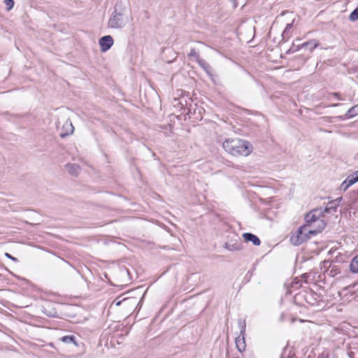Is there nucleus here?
I'll return each instance as SVG.
<instances>
[{"label":"nucleus","instance_id":"obj_27","mask_svg":"<svg viewBox=\"0 0 358 358\" xmlns=\"http://www.w3.org/2000/svg\"><path fill=\"white\" fill-rule=\"evenodd\" d=\"M341 200H342V198L339 197V198L332 201V202H334V204H336L337 206H338L341 203Z\"/></svg>","mask_w":358,"mask_h":358},{"label":"nucleus","instance_id":"obj_26","mask_svg":"<svg viewBox=\"0 0 358 358\" xmlns=\"http://www.w3.org/2000/svg\"><path fill=\"white\" fill-rule=\"evenodd\" d=\"M282 36L283 39H285V38H289V31H287L285 29L284 31L282 32Z\"/></svg>","mask_w":358,"mask_h":358},{"label":"nucleus","instance_id":"obj_14","mask_svg":"<svg viewBox=\"0 0 358 358\" xmlns=\"http://www.w3.org/2000/svg\"><path fill=\"white\" fill-rule=\"evenodd\" d=\"M43 313L48 317H55L58 315L57 310L54 308H52L49 304L46 306H43Z\"/></svg>","mask_w":358,"mask_h":358},{"label":"nucleus","instance_id":"obj_7","mask_svg":"<svg viewBox=\"0 0 358 358\" xmlns=\"http://www.w3.org/2000/svg\"><path fill=\"white\" fill-rule=\"evenodd\" d=\"M317 212H318V210L315 209L306 215V216H305V220L306 222V224H310V225H313V226H318V221H324L323 220H321L318 217V216L317 215Z\"/></svg>","mask_w":358,"mask_h":358},{"label":"nucleus","instance_id":"obj_25","mask_svg":"<svg viewBox=\"0 0 358 358\" xmlns=\"http://www.w3.org/2000/svg\"><path fill=\"white\" fill-rule=\"evenodd\" d=\"M5 256H6L7 258H8V259H10L13 260V262H18V259H17V258H15V257H13L11 255H10V254H9V253H8V252H6V253H5Z\"/></svg>","mask_w":358,"mask_h":358},{"label":"nucleus","instance_id":"obj_31","mask_svg":"<svg viewBox=\"0 0 358 358\" xmlns=\"http://www.w3.org/2000/svg\"><path fill=\"white\" fill-rule=\"evenodd\" d=\"M338 106H340V103H334V104H331L330 106H331V107H337Z\"/></svg>","mask_w":358,"mask_h":358},{"label":"nucleus","instance_id":"obj_18","mask_svg":"<svg viewBox=\"0 0 358 358\" xmlns=\"http://www.w3.org/2000/svg\"><path fill=\"white\" fill-rule=\"evenodd\" d=\"M348 182H350L351 184H355L358 181V170L355 171L352 174L349 175L348 177Z\"/></svg>","mask_w":358,"mask_h":358},{"label":"nucleus","instance_id":"obj_1","mask_svg":"<svg viewBox=\"0 0 358 358\" xmlns=\"http://www.w3.org/2000/svg\"><path fill=\"white\" fill-rule=\"evenodd\" d=\"M222 147L230 155L237 156H248L252 150V145L246 141L234 138L227 139L222 143Z\"/></svg>","mask_w":358,"mask_h":358},{"label":"nucleus","instance_id":"obj_33","mask_svg":"<svg viewBox=\"0 0 358 358\" xmlns=\"http://www.w3.org/2000/svg\"><path fill=\"white\" fill-rule=\"evenodd\" d=\"M121 303V301H119L116 303L117 306H119Z\"/></svg>","mask_w":358,"mask_h":358},{"label":"nucleus","instance_id":"obj_4","mask_svg":"<svg viewBox=\"0 0 358 358\" xmlns=\"http://www.w3.org/2000/svg\"><path fill=\"white\" fill-rule=\"evenodd\" d=\"M326 224L324 221H318V226L304 224L302 227H305L306 228V231L304 232V234L308 237V239H310L312 236H315L316 234L322 232Z\"/></svg>","mask_w":358,"mask_h":358},{"label":"nucleus","instance_id":"obj_5","mask_svg":"<svg viewBox=\"0 0 358 358\" xmlns=\"http://www.w3.org/2000/svg\"><path fill=\"white\" fill-rule=\"evenodd\" d=\"M238 324H239V327L241 329V334H242L243 336H242V337H241V336L236 337L235 343H236V346L237 350L239 352H242L243 351H244L245 350V347H246L245 337H244V333L245 331V324L242 323L241 320H239Z\"/></svg>","mask_w":358,"mask_h":358},{"label":"nucleus","instance_id":"obj_11","mask_svg":"<svg viewBox=\"0 0 358 358\" xmlns=\"http://www.w3.org/2000/svg\"><path fill=\"white\" fill-rule=\"evenodd\" d=\"M224 248L229 251H238L242 249V243L238 241L234 243L226 242L224 245Z\"/></svg>","mask_w":358,"mask_h":358},{"label":"nucleus","instance_id":"obj_28","mask_svg":"<svg viewBox=\"0 0 358 358\" xmlns=\"http://www.w3.org/2000/svg\"><path fill=\"white\" fill-rule=\"evenodd\" d=\"M294 20L291 23H288L286 25L285 30L289 31L293 27Z\"/></svg>","mask_w":358,"mask_h":358},{"label":"nucleus","instance_id":"obj_15","mask_svg":"<svg viewBox=\"0 0 358 358\" xmlns=\"http://www.w3.org/2000/svg\"><path fill=\"white\" fill-rule=\"evenodd\" d=\"M59 341L66 344L73 343L76 346H78V343L76 342V337L74 335L62 336V338H59Z\"/></svg>","mask_w":358,"mask_h":358},{"label":"nucleus","instance_id":"obj_19","mask_svg":"<svg viewBox=\"0 0 358 358\" xmlns=\"http://www.w3.org/2000/svg\"><path fill=\"white\" fill-rule=\"evenodd\" d=\"M337 207L338 206L336 204H334V202H332V201H331L327 203L324 209V213H330L331 210L336 211Z\"/></svg>","mask_w":358,"mask_h":358},{"label":"nucleus","instance_id":"obj_8","mask_svg":"<svg viewBox=\"0 0 358 358\" xmlns=\"http://www.w3.org/2000/svg\"><path fill=\"white\" fill-rule=\"evenodd\" d=\"M243 238L246 243L252 242L254 245L258 246L261 244L260 239L255 234L251 233H244Z\"/></svg>","mask_w":358,"mask_h":358},{"label":"nucleus","instance_id":"obj_30","mask_svg":"<svg viewBox=\"0 0 358 358\" xmlns=\"http://www.w3.org/2000/svg\"><path fill=\"white\" fill-rule=\"evenodd\" d=\"M333 96H334L335 97H336L338 100H341V99L339 97V94L337 93V92H333L331 94Z\"/></svg>","mask_w":358,"mask_h":358},{"label":"nucleus","instance_id":"obj_9","mask_svg":"<svg viewBox=\"0 0 358 358\" xmlns=\"http://www.w3.org/2000/svg\"><path fill=\"white\" fill-rule=\"evenodd\" d=\"M65 169L73 176H77L80 171V166L77 164H67L65 166Z\"/></svg>","mask_w":358,"mask_h":358},{"label":"nucleus","instance_id":"obj_13","mask_svg":"<svg viewBox=\"0 0 358 358\" xmlns=\"http://www.w3.org/2000/svg\"><path fill=\"white\" fill-rule=\"evenodd\" d=\"M198 64L208 75L212 76L213 68L208 62L201 59L199 60Z\"/></svg>","mask_w":358,"mask_h":358},{"label":"nucleus","instance_id":"obj_24","mask_svg":"<svg viewBox=\"0 0 358 358\" xmlns=\"http://www.w3.org/2000/svg\"><path fill=\"white\" fill-rule=\"evenodd\" d=\"M5 3L8 7V10H10L14 6V1L13 0H5Z\"/></svg>","mask_w":358,"mask_h":358},{"label":"nucleus","instance_id":"obj_16","mask_svg":"<svg viewBox=\"0 0 358 358\" xmlns=\"http://www.w3.org/2000/svg\"><path fill=\"white\" fill-rule=\"evenodd\" d=\"M350 269L354 273H358V255H356L350 264Z\"/></svg>","mask_w":358,"mask_h":358},{"label":"nucleus","instance_id":"obj_2","mask_svg":"<svg viewBox=\"0 0 358 358\" xmlns=\"http://www.w3.org/2000/svg\"><path fill=\"white\" fill-rule=\"evenodd\" d=\"M117 3L115 6L114 14L108 21V25L112 28H121L125 24L124 14L122 11L117 12Z\"/></svg>","mask_w":358,"mask_h":358},{"label":"nucleus","instance_id":"obj_10","mask_svg":"<svg viewBox=\"0 0 358 358\" xmlns=\"http://www.w3.org/2000/svg\"><path fill=\"white\" fill-rule=\"evenodd\" d=\"M64 132H61L60 136L62 138H64L71 134H73L74 127L71 121L66 120L64 124L63 125Z\"/></svg>","mask_w":358,"mask_h":358},{"label":"nucleus","instance_id":"obj_20","mask_svg":"<svg viewBox=\"0 0 358 358\" xmlns=\"http://www.w3.org/2000/svg\"><path fill=\"white\" fill-rule=\"evenodd\" d=\"M349 19L351 21H356L358 20V8H355L350 15Z\"/></svg>","mask_w":358,"mask_h":358},{"label":"nucleus","instance_id":"obj_21","mask_svg":"<svg viewBox=\"0 0 358 358\" xmlns=\"http://www.w3.org/2000/svg\"><path fill=\"white\" fill-rule=\"evenodd\" d=\"M188 57H195L197 62H199V60L201 59L199 54L197 53V52L195 50L194 48H192L190 52L188 53Z\"/></svg>","mask_w":358,"mask_h":358},{"label":"nucleus","instance_id":"obj_23","mask_svg":"<svg viewBox=\"0 0 358 358\" xmlns=\"http://www.w3.org/2000/svg\"><path fill=\"white\" fill-rule=\"evenodd\" d=\"M350 199H352V201L353 202H355L356 201L358 200V190H356V191H353L351 194H350Z\"/></svg>","mask_w":358,"mask_h":358},{"label":"nucleus","instance_id":"obj_12","mask_svg":"<svg viewBox=\"0 0 358 358\" xmlns=\"http://www.w3.org/2000/svg\"><path fill=\"white\" fill-rule=\"evenodd\" d=\"M358 114V104L350 108L344 116H338L336 118L339 120H345V118L352 117Z\"/></svg>","mask_w":358,"mask_h":358},{"label":"nucleus","instance_id":"obj_32","mask_svg":"<svg viewBox=\"0 0 358 358\" xmlns=\"http://www.w3.org/2000/svg\"><path fill=\"white\" fill-rule=\"evenodd\" d=\"M289 13V12H288V11H283V12L282 13V15H284L285 13Z\"/></svg>","mask_w":358,"mask_h":358},{"label":"nucleus","instance_id":"obj_6","mask_svg":"<svg viewBox=\"0 0 358 358\" xmlns=\"http://www.w3.org/2000/svg\"><path fill=\"white\" fill-rule=\"evenodd\" d=\"M99 43L100 45L101 51L106 52L113 45V38L110 35L104 36L99 39Z\"/></svg>","mask_w":358,"mask_h":358},{"label":"nucleus","instance_id":"obj_29","mask_svg":"<svg viewBox=\"0 0 358 358\" xmlns=\"http://www.w3.org/2000/svg\"><path fill=\"white\" fill-rule=\"evenodd\" d=\"M348 355L350 358H355V353L354 352L350 351Z\"/></svg>","mask_w":358,"mask_h":358},{"label":"nucleus","instance_id":"obj_22","mask_svg":"<svg viewBox=\"0 0 358 358\" xmlns=\"http://www.w3.org/2000/svg\"><path fill=\"white\" fill-rule=\"evenodd\" d=\"M353 184H351V182H348V178L342 182V184L341 185V190H343V191H345L347 190V189L352 185Z\"/></svg>","mask_w":358,"mask_h":358},{"label":"nucleus","instance_id":"obj_34","mask_svg":"<svg viewBox=\"0 0 358 358\" xmlns=\"http://www.w3.org/2000/svg\"><path fill=\"white\" fill-rule=\"evenodd\" d=\"M333 358H337V357H333Z\"/></svg>","mask_w":358,"mask_h":358},{"label":"nucleus","instance_id":"obj_3","mask_svg":"<svg viewBox=\"0 0 358 358\" xmlns=\"http://www.w3.org/2000/svg\"><path fill=\"white\" fill-rule=\"evenodd\" d=\"M305 227H301L298 229L295 234H292L290 237V242L292 245L297 246L308 240V237L304 234L306 231Z\"/></svg>","mask_w":358,"mask_h":358},{"label":"nucleus","instance_id":"obj_17","mask_svg":"<svg viewBox=\"0 0 358 358\" xmlns=\"http://www.w3.org/2000/svg\"><path fill=\"white\" fill-rule=\"evenodd\" d=\"M317 45L318 43L314 40L308 41L302 44V47H304L310 51L313 50Z\"/></svg>","mask_w":358,"mask_h":358}]
</instances>
